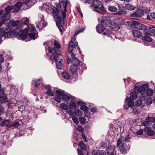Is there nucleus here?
Here are the masks:
<instances>
[{
	"mask_svg": "<svg viewBox=\"0 0 155 155\" xmlns=\"http://www.w3.org/2000/svg\"><path fill=\"white\" fill-rule=\"evenodd\" d=\"M81 71L85 70L87 68V67L86 66V64L84 63H81Z\"/></svg>",
	"mask_w": 155,
	"mask_h": 155,
	"instance_id": "nucleus-56",
	"label": "nucleus"
},
{
	"mask_svg": "<svg viewBox=\"0 0 155 155\" xmlns=\"http://www.w3.org/2000/svg\"><path fill=\"white\" fill-rule=\"evenodd\" d=\"M79 120L82 124H84L86 123V119L84 117H81L79 118Z\"/></svg>",
	"mask_w": 155,
	"mask_h": 155,
	"instance_id": "nucleus-47",
	"label": "nucleus"
},
{
	"mask_svg": "<svg viewBox=\"0 0 155 155\" xmlns=\"http://www.w3.org/2000/svg\"><path fill=\"white\" fill-rule=\"evenodd\" d=\"M120 151L122 154H126L127 153V150H129L130 147L127 146V144L126 143H124L119 147Z\"/></svg>",
	"mask_w": 155,
	"mask_h": 155,
	"instance_id": "nucleus-16",
	"label": "nucleus"
},
{
	"mask_svg": "<svg viewBox=\"0 0 155 155\" xmlns=\"http://www.w3.org/2000/svg\"><path fill=\"white\" fill-rule=\"evenodd\" d=\"M53 45H54L53 47L49 46L48 48H45L46 51L48 50L49 52V54L47 52H46L47 56L54 55H61V54H62L60 50L61 48L60 44L56 40H54V44Z\"/></svg>",
	"mask_w": 155,
	"mask_h": 155,
	"instance_id": "nucleus-4",
	"label": "nucleus"
},
{
	"mask_svg": "<svg viewBox=\"0 0 155 155\" xmlns=\"http://www.w3.org/2000/svg\"><path fill=\"white\" fill-rule=\"evenodd\" d=\"M78 66L71 65L70 67V73L73 74L76 73L77 70Z\"/></svg>",
	"mask_w": 155,
	"mask_h": 155,
	"instance_id": "nucleus-31",
	"label": "nucleus"
},
{
	"mask_svg": "<svg viewBox=\"0 0 155 155\" xmlns=\"http://www.w3.org/2000/svg\"><path fill=\"white\" fill-rule=\"evenodd\" d=\"M119 11L117 12V14L119 15H121L122 14V12H124L125 10V7L122 5L119 6Z\"/></svg>",
	"mask_w": 155,
	"mask_h": 155,
	"instance_id": "nucleus-38",
	"label": "nucleus"
},
{
	"mask_svg": "<svg viewBox=\"0 0 155 155\" xmlns=\"http://www.w3.org/2000/svg\"><path fill=\"white\" fill-rule=\"evenodd\" d=\"M25 133V131L24 130H20L18 132V137H20L21 136H23Z\"/></svg>",
	"mask_w": 155,
	"mask_h": 155,
	"instance_id": "nucleus-55",
	"label": "nucleus"
},
{
	"mask_svg": "<svg viewBox=\"0 0 155 155\" xmlns=\"http://www.w3.org/2000/svg\"><path fill=\"white\" fill-rule=\"evenodd\" d=\"M76 37H72L70 41L68 43V52L71 51V49H75L76 47L78 45V42L75 41L76 39Z\"/></svg>",
	"mask_w": 155,
	"mask_h": 155,
	"instance_id": "nucleus-11",
	"label": "nucleus"
},
{
	"mask_svg": "<svg viewBox=\"0 0 155 155\" xmlns=\"http://www.w3.org/2000/svg\"><path fill=\"white\" fill-rule=\"evenodd\" d=\"M92 4L95 9L94 11L98 13H101V12H106L107 11L104 8L102 2L98 0H93Z\"/></svg>",
	"mask_w": 155,
	"mask_h": 155,
	"instance_id": "nucleus-9",
	"label": "nucleus"
},
{
	"mask_svg": "<svg viewBox=\"0 0 155 155\" xmlns=\"http://www.w3.org/2000/svg\"><path fill=\"white\" fill-rule=\"evenodd\" d=\"M74 51L73 49H71V51L68 52V54H70L72 58L71 63L72 65L76 66H78L80 64V61L78 58L75 57V55L74 54Z\"/></svg>",
	"mask_w": 155,
	"mask_h": 155,
	"instance_id": "nucleus-10",
	"label": "nucleus"
},
{
	"mask_svg": "<svg viewBox=\"0 0 155 155\" xmlns=\"http://www.w3.org/2000/svg\"><path fill=\"white\" fill-rule=\"evenodd\" d=\"M132 34L134 37L137 38H140L142 36V33L137 29H134L132 30Z\"/></svg>",
	"mask_w": 155,
	"mask_h": 155,
	"instance_id": "nucleus-23",
	"label": "nucleus"
},
{
	"mask_svg": "<svg viewBox=\"0 0 155 155\" xmlns=\"http://www.w3.org/2000/svg\"><path fill=\"white\" fill-rule=\"evenodd\" d=\"M152 99L151 98H148L146 101V104L147 105L150 104L152 103Z\"/></svg>",
	"mask_w": 155,
	"mask_h": 155,
	"instance_id": "nucleus-57",
	"label": "nucleus"
},
{
	"mask_svg": "<svg viewBox=\"0 0 155 155\" xmlns=\"http://www.w3.org/2000/svg\"><path fill=\"white\" fill-rule=\"evenodd\" d=\"M20 23V21L19 20H18L15 21L14 20L12 19L9 21L8 25L15 27L17 26L18 25H19Z\"/></svg>",
	"mask_w": 155,
	"mask_h": 155,
	"instance_id": "nucleus-25",
	"label": "nucleus"
},
{
	"mask_svg": "<svg viewBox=\"0 0 155 155\" xmlns=\"http://www.w3.org/2000/svg\"><path fill=\"white\" fill-rule=\"evenodd\" d=\"M125 8L128 10H133L136 8L135 7H134L130 4H127L125 5Z\"/></svg>",
	"mask_w": 155,
	"mask_h": 155,
	"instance_id": "nucleus-37",
	"label": "nucleus"
},
{
	"mask_svg": "<svg viewBox=\"0 0 155 155\" xmlns=\"http://www.w3.org/2000/svg\"><path fill=\"white\" fill-rule=\"evenodd\" d=\"M60 108L64 110H68L69 107L67 105L65 104L62 103L60 104Z\"/></svg>",
	"mask_w": 155,
	"mask_h": 155,
	"instance_id": "nucleus-46",
	"label": "nucleus"
},
{
	"mask_svg": "<svg viewBox=\"0 0 155 155\" xmlns=\"http://www.w3.org/2000/svg\"><path fill=\"white\" fill-rule=\"evenodd\" d=\"M143 130L146 132L147 134L149 136H152L155 134L154 131L152 130L151 128L150 127H145Z\"/></svg>",
	"mask_w": 155,
	"mask_h": 155,
	"instance_id": "nucleus-22",
	"label": "nucleus"
},
{
	"mask_svg": "<svg viewBox=\"0 0 155 155\" xmlns=\"http://www.w3.org/2000/svg\"><path fill=\"white\" fill-rule=\"evenodd\" d=\"M78 146L81 148L82 150L85 151L87 149L85 144L83 141L80 142Z\"/></svg>",
	"mask_w": 155,
	"mask_h": 155,
	"instance_id": "nucleus-34",
	"label": "nucleus"
},
{
	"mask_svg": "<svg viewBox=\"0 0 155 155\" xmlns=\"http://www.w3.org/2000/svg\"><path fill=\"white\" fill-rule=\"evenodd\" d=\"M90 110L93 113L97 112V108L95 107H91L90 108Z\"/></svg>",
	"mask_w": 155,
	"mask_h": 155,
	"instance_id": "nucleus-58",
	"label": "nucleus"
},
{
	"mask_svg": "<svg viewBox=\"0 0 155 155\" xmlns=\"http://www.w3.org/2000/svg\"><path fill=\"white\" fill-rule=\"evenodd\" d=\"M14 33H15V32H14L13 31H12V30H11L9 32H6L4 31L3 30L2 31L1 35L5 38L8 37L9 36H10L12 38H14L15 35Z\"/></svg>",
	"mask_w": 155,
	"mask_h": 155,
	"instance_id": "nucleus-18",
	"label": "nucleus"
},
{
	"mask_svg": "<svg viewBox=\"0 0 155 155\" xmlns=\"http://www.w3.org/2000/svg\"><path fill=\"white\" fill-rule=\"evenodd\" d=\"M68 3L60 1L58 3H56V7L55 8H52L53 13L55 12L58 14H60V11L61 12L62 20H64L66 18V12L67 11V8Z\"/></svg>",
	"mask_w": 155,
	"mask_h": 155,
	"instance_id": "nucleus-2",
	"label": "nucleus"
},
{
	"mask_svg": "<svg viewBox=\"0 0 155 155\" xmlns=\"http://www.w3.org/2000/svg\"><path fill=\"white\" fill-rule=\"evenodd\" d=\"M86 104H84L83 105L81 106L80 107L81 109L84 111L86 110V111L87 110H89L88 107L87 106H86Z\"/></svg>",
	"mask_w": 155,
	"mask_h": 155,
	"instance_id": "nucleus-48",
	"label": "nucleus"
},
{
	"mask_svg": "<svg viewBox=\"0 0 155 155\" xmlns=\"http://www.w3.org/2000/svg\"><path fill=\"white\" fill-rule=\"evenodd\" d=\"M149 85L147 84H143L142 85L141 88H140L141 94L143 95L145 94L146 91Z\"/></svg>",
	"mask_w": 155,
	"mask_h": 155,
	"instance_id": "nucleus-27",
	"label": "nucleus"
},
{
	"mask_svg": "<svg viewBox=\"0 0 155 155\" xmlns=\"http://www.w3.org/2000/svg\"><path fill=\"white\" fill-rule=\"evenodd\" d=\"M12 9V6L8 5L5 8V13L3 15H1L3 13L4 10H0V27H1L6 21L10 19V15H9V13L10 12L11 10Z\"/></svg>",
	"mask_w": 155,
	"mask_h": 155,
	"instance_id": "nucleus-5",
	"label": "nucleus"
},
{
	"mask_svg": "<svg viewBox=\"0 0 155 155\" xmlns=\"http://www.w3.org/2000/svg\"><path fill=\"white\" fill-rule=\"evenodd\" d=\"M86 110L84 111V116L86 117L89 118L91 117V114L90 112Z\"/></svg>",
	"mask_w": 155,
	"mask_h": 155,
	"instance_id": "nucleus-52",
	"label": "nucleus"
},
{
	"mask_svg": "<svg viewBox=\"0 0 155 155\" xmlns=\"http://www.w3.org/2000/svg\"><path fill=\"white\" fill-rule=\"evenodd\" d=\"M5 109L4 107L2 105H0V115L4 113Z\"/></svg>",
	"mask_w": 155,
	"mask_h": 155,
	"instance_id": "nucleus-59",
	"label": "nucleus"
},
{
	"mask_svg": "<svg viewBox=\"0 0 155 155\" xmlns=\"http://www.w3.org/2000/svg\"><path fill=\"white\" fill-rule=\"evenodd\" d=\"M7 94H5L4 91L1 89V88L0 89V97L5 96Z\"/></svg>",
	"mask_w": 155,
	"mask_h": 155,
	"instance_id": "nucleus-64",
	"label": "nucleus"
},
{
	"mask_svg": "<svg viewBox=\"0 0 155 155\" xmlns=\"http://www.w3.org/2000/svg\"><path fill=\"white\" fill-rule=\"evenodd\" d=\"M134 91L137 92V93H139L141 94L140 92V87L138 86H135L134 88Z\"/></svg>",
	"mask_w": 155,
	"mask_h": 155,
	"instance_id": "nucleus-49",
	"label": "nucleus"
},
{
	"mask_svg": "<svg viewBox=\"0 0 155 155\" xmlns=\"http://www.w3.org/2000/svg\"><path fill=\"white\" fill-rule=\"evenodd\" d=\"M44 85V86L45 88L47 90L46 91V94L49 96H54V94L56 92L55 91H54V92H53L52 91L51 86L50 84Z\"/></svg>",
	"mask_w": 155,
	"mask_h": 155,
	"instance_id": "nucleus-15",
	"label": "nucleus"
},
{
	"mask_svg": "<svg viewBox=\"0 0 155 155\" xmlns=\"http://www.w3.org/2000/svg\"><path fill=\"white\" fill-rule=\"evenodd\" d=\"M23 2H27L25 3L24 5L26 4L27 6L28 7V9L30 8L31 6L34 5L33 2L31 1L30 0H24Z\"/></svg>",
	"mask_w": 155,
	"mask_h": 155,
	"instance_id": "nucleus-33",
	"label": "nucleus"
},
{
	"mask_svg": "<svg viewBox=\"0 0 155 155\" xmlns=\"http://www.w3.org/2000/svg\"><path fill=\"white\" fill-rule=\"evenodd\" d=\"M130 98L127 97L125 99L123 107L125 110L127 109L129 107L134 106V103L132 100L135 99L137 97V93L132 91L130 93Z\"/></svg>",
	"mask_w": 155,
	"mask_h": 155,
	"instance_id": "nucleus-6",
	"label": "nucleus"
},
{
	"mask_svg": "<svg viewBox=\"0 0 155 155\" xmlns=\"http://www.w3.org/2000/svg\"><path fill=\"white\" fill-rule=\"evenodd\" d=\"M150 33L148 32H145L144 33V35L142 37V39L143 41H145L148 42H151L152 41L153 39L149 36Z\"/></svg>",
	"mask_w": 155,
	"mask_h": 155,
	"instance_id": "nucleus-21",
	"label": "nucleus"
},
{
	"mask_svg": "<svg viewBox=\"0 0 155 155\" xmlns=\"http://www.w3.org/2000/svg\"><path fill=\"white\" fill-rule=\"evenodd\" d=\"M28 35L29 37L31 39H33V40H35L36 38H37V37L36 36V34L34 32H32L31 33H26Z\"/></svg>",
	"mask_w": 155,
	"mask_h": 155,
	"instance_id": "nucleus-40",
	"label": "nucleus"
},
{
	"mask_svg": "<svg viewBox=\"0 0 155 155\" xmlns=\"http://www.w3.org/2000/svg\"><path fill=\"white\" fill-rule=\"evenodd\" d=\"M98 154L99 155H106V154L105 153V151H104V150H99L98 152Z\"/></svg>",
	"mask_w": 155,
	"mask_h": 155,
	"instance_id": "nucleus-63",
	"label": "nucleus"
},
{
	"mask_svg": "<svg viewBox=\"0 0 155 155\" xmlns=\"http://www.w3.org/2000/svg\"><path fill=\"white\" fill-rule=\"evenodd\" d=\"M48 56L49 57V59L51 61H52V63L53 62V61L56 62V66L58 69L61 70L63 66L62 62L63 61L62 54H61V55H51Z\"/></svg>",
	"mask_w": 155,
	"mask_h": 155,
	"instance_id": "nucleus-8",
	"label": "nucleus"
},
{
	"mask_svg": "<svg viewBox=\"0 0 155 155\" xmlns=\"http://www.w3.org/2000/svg\"><path fill=\"white\" fill-rule=\"evenodd\" d=\"M67 110L66 112V113L68 114L70 116H72L74 114V112L71 110Z\"/></svg>",
	"mask_w": 155,
	"mask_h": 155,
	"instance_id": "nucleus-62",
	"label": "nucleus"
},
{
	"mask_svg": "<svg viewBox=\"0 0 155 155\" xmlns=\"http://www.w3.org/2000/svg\"><path fill=\"white\" fill-rule=\"evenodd\" d=\"M8 102L7 95L5 96L0 97V103H3L7 102Z\"/></svg>",
	"mask_w": 155,
	"mask_h": 155,
	"instance_id": "nucleus-35",
	"label": "nucleus"
},
{
	"mask_svg": "<svg viewBox=\"0 0 155 155\" xmlns=\"http://www.w3.org/2000/svg\"><path fill=\"white\" fill-rule=\"evenodd\" d=\"M26 2H18L14 6H12V9L14 10L13 12L16 13L18 12L22 6Z\"/></svg>",
	"mask_w": 155,
	"mask_h": 155,
	"instance_id": "nucleus-14",
	"label": "nucleus"
},
{
	"mask_svg": "<svg viewBox=\"0 0 155 155\" xmlns=\"http://www.w3.org/2000/svg\"><path fill=\"white\" fill-rule=\"evenodd\" d=\"M108 10L112 12H116L117 10V8L114 6H109L108 7Z\"/></svg>",
	"mask_w": 155,
	"mask_h": 155,
	"instance_id": "nucleus-42",
	"label": "nucleus"
},
{
	"mask_svg": "<svg viewBox=\"0 0 155 155\" xmlns=\"http://www.w3.org/2000/svg\"><path fill=\"white\" fill-rule=\"evenodd\" d=\"M44 108V107H40V108L39 109V111L42 113H46L47 111V110L46 109H45Z\"/></svg>",
	"mask_w": 155,
	"mask_h": 155,
	"instance_id": "nucleus-60",
	"label": "nucleus"
},
{
	"mask_svg": "<svg viewBox=\"0 0 155 155\" xmlns=\"http://www.w3.org/2000/svg\"><path fill=\"white\" fill-rule=\"evenodd\" d=\"M64 79H70V77H69L68 74L65 71L62 72L61 73Z\"/></svg>",
	"mask_w": 155,
	"mask_h": 155,
	"instance_id": "nucleus-45",
	"label": "nucleus"
},
{
	"mask_svg": "<svg viewBox=\"0 0 155 155\" xmlns=\"http://www.w3.org/2000/svg\"><path fill=\"white\" fill-rule=\"evenodd\" d=\"M124 137L123 136H120V138L117 141V143L116 145V147H119L120 146V145H121L122 143H123L122 141V139L123 138H124Z\"/></svg>",
	"mask_w": 155,
	"mask_h": 155,
	"instance_id": "nucleus-44",
	"label": "nucleus"
},
{
	"mask_svg": "<svg viewBox=\"0 0 155 155\" xmlns=\"http://www.w3.org/2000/svg\"><path fill=\"white\" fill-rule=\"evenodd\" d=\"M155 119L154 117H148L146 119V121L147 123L150 122H155Z\"/></svg>",
	"mask_w": 155,
	"mask_h": 155,
	"instance_id": "nucleus-41",
	"label": "nucleus"
},
{
	"mask_svg": "<svg viewBox=\"0 0 155 155\" xmlns=\"http://www.w3.org/2000/svg\"><path fill=\"white\" fill-rule=\"evenodd\" d=\"M72 120L73 122L77 124H78L79 123L78 119L76 116H73L72 117Z\"/></svg>",
	"mask_w": 155,
	"mask_h": 155,
	"instance_id": "nucleus-53",
	"label": "nucleus"
},
{
	"mask_svg": "<svg viewBox=\"0 0 155 155\" xmlns=\"http://www.w3.org/2000/svg\"><path fill=\"white\" fill-rule=\"evenodd\" d=\"M55 92L57 95L54 97V100L58 103H61L62 99L66 101H68L70 99L71 97H72L71 95L68 96L66 94L60 90L56 91Z\"/></svg>",
	"mask_w": 155,
	"mask_h": 155,
	"instance_id": "nucleus-7",
	"label": "nucleus"
},
{
	"mask_svg": "<svg viewBox=\"0 0 155 155\" xmlns=\"http://www.w3.org/2000/svg\"><path fill=\"white\" fill-rule=\"evenodd\" d=\"M53 14L54 16V18L56 19L57 20L55 21H56V25L57 27L61 28L62 25V19L60 15H58V14H57L55 12V13H53ZM64 20H63V21H62L63 24H64Z\"/></svg>",
	"mask_w": 155,
	"mask_h": 155,
	"instance_id": "nucleus-12",
	"label": "nucleus"
},
{
	"mask_svg": "<svg viewBox=\"0 0 155 155\" xmlns=\"http://www.w3.org/2000/svg\"><path fill=\"white\" fill-rule=\"evenodd\" d=\"M29 28L28 27V29L26 28L23 29V26L21 25H20L18 26L15 28V29H13L12 31H13L15 34V32H18L19 34L21 32L25 33H28L29 31Z\"/></svg>",
	"mask_w": 155,
	"mask_h": 155,
	"instance_id": "nucleus-13",
	"label": "nucleus"
},
{
	"mask_svg": "<svg viewBox=\"0 0 155 155\" xmlns=\"http://www.w3.org/2000/svg\"><path fill=\"white\" fill-rule=\"evenodd\" d=\"M25 33L21 32L20 34L18 32H15V37L18 38L19 39L24 40L27 38V35Z\"/></svg>",
	"mask_w": 155,
	"mask_h": 155,
	"instance_id": "nucleus-20",
	"label": "nucleus"
},
{
	"mask_svg": "<svg viewBox=\"0 0 155 155\" xmlns=\"http://www.w3.org/2000/svg\"><path fill=\"white\" fill-rule=\"evenodd\" d=\"M20 21V25H21L22 26L23 25H28L29 23V19L27 18H24L23 19L21 20Z\"/></svg>",
	"mask_w": 155,
	"mask_h": 155,
	"instance_id": "nucleus-32",
	"label": "nucleus"
},
{
	"mask_svg": "<svg viewBox=\"0 0 155 155\" xmlns=\"http://www.w3.org/2000/svg\"><path fill=\"white\" fill-rule=\"evenodd\" d=\"M135 104L136 107L140 106L142 104V101L141 99H138L135 101Z\"/></svg>",
	"mask_w": 155,
	"mask_h": 155,
	"instance_id": "nucleus-43",
	"label": "nucleus"
},
{
	"mask_svg": "<svg viewBox=\"0 0 155 155\" xmlns=\"http://www.w3.org/2000/svg\"><path fill=\"white\" fill-rule=\"evenodd\" d=\"M77 151L78 155H84V152L81 149H78Z\"/></svg>",
	"mask_w": 155,
	"mask_h": 155,
	"instance_id": "nucleus-61",
	"label": "nucleus"
},
{
	"mask_svg": "<svg viewBox=\"0 0 155 155\" xmlns=\"http://www.w3.org/2000/svg\"><path fill=\"white\" fill-rule=\"evenodd\" d=\"M0 124L1 127L6 126L8 127H10V120H5L2 121Z\"/></svg>",
	"mask_w": 155,
	"mask_h": 155,
	"instance_id": "nucleus-30",
	"label": "nucleus"
},
{
	"mask_svg": "<svg viewBox=\"0 0 155 155\" xmlns=\"http://www.w3.org/2000/svg\"><path fill=\"white\" fill-rule=\"evenodd\" d=\"M144 12L143 10L140 9H137L136 11L134 12L131 15V16L134 17H141L144 15Z\"/></svg>",
	"mask_w": 155,
	"mask_h": 155,
	"instance_id": "nucleus-17",
	"label": "nucleus"
},
{
	"mask_svg": "<svg viewBox=\"0 0 155 155\" xmlns=\"http://www.w3.org/2000/svg\"><path fill=\"white\" fill-rule=\"evenodd\" d=\"M125 24L132 28H135L137 29L146 30L147 32L150 25H144L140 22L135 21H127Z\"/></svg>",
	"mask_w": 155,
	"mask_h": 155,
	"instance_id": "nucleus-3",
	"label": "nucleus"
},
{
	"mask_svg": "<svg viewBox=\"0 0 155 155\" xmlns=\"http://www.w3.org/2000/svg\"><path fill=\"white\" fill-rule=\"evenodd\" d=\"M69 107L72 110H75L78 107V105H77L76 102H73L71 101L69 102Z\"/></svg>",
	"mask_w": 155,
	"mask_h": 155,
	"instance_id": "nucleus-28",
	"label": "nucleus"
},
{
	"mask_svg": "<svg viewBox=\"0 0 155 155\" xmlns=\"http://www.w3.org/2000/svg\"><path fill=\"white\" fill-rule=\"evenodd\" d=\"M147 32L149 33L150 35L155 36V27L150 25Z\"/></svg>",
	"mask_w": 155,
	"mask_h": 155,
	"instance_id": "nucleus-24",
	"label": "nucleus"
},
{
	"mask_svg": "<svg viewBox=\"0 0 155 155\" xmlns=\"http://www.w3.org/2000/svg\"><path fill=\"white\" fill-rule=\"evenodd\" d=\"M76 129L78 131L81 132V133H83L84 131V128L81 126L79 125H78Z\"/></svg>",
	"mask_w": 155,
	"mask_h": 155,
	"instance_id": "nucleus-50",
	"label": "nucleus"
},
{
	"mask_svg": "<svg viewBox=\"0 0 155 155\" xmlns=\"http://www.w3.org/2000/svg\"><path fill=\"white\" fill-rule=\"evenodd\" d=\"M154 91L150 88H148L146 91V95L148 96H151L153 93Z\"/></svg>",
	"mask_w": 155,
	"mask_h": 155,
	"instance_id": "nucleus-39",
	"label": "nucleus"
},
{
	"mask_svg": "<svg viewBox=\"0 0 155 155\" xmlns=\"http://www.w3.org/2000/svg\"><path fill=\"white\" fill-rule=\"evenodd\" d=\"M20 125L19 122H18L16 121L13 122L11 124H10V127H18Z\"/></svg>",
	"mask_w": 155,
	"mask_h": 155,
	"instance_id": "nucleus-51",
	"label": "nucleus"
},
{
	"mask_svg": "<svg viewBox=\"0 0 155 155\" xmlns=\"http://www.w3.org/2000/svg\"><path fill=\"white\" fill-rule=\"evenodd\" d=\"M113 21L120 26L121 25H124L125 23V20L121 18H116Z\"/></svg>",
	"mask_w": 155,
	"mask_h": 155,
	"instance_id": "nucleus-26",
	"label": "nucleus"
},
{
	"mask_svg": "<svg viewBox=\"0 0 155 155\" xmlns=\"http://www.w3.org/2000/svg\"><path fill=\"white\" fill-rule=\"evenodd\" d=\"M115 149V146H110L106 150L105 153L107 155H114V151Z\"/></svg>",
	"mask_w": 155,
	"mask_h": 155,
	"instance_id": "nucleus-19",
	"label": "nucleus"
},
{
	"mask_svg": "<svg viewBox=\"0 0 155 155\" xmlns=\"http://www.w3.org/2000/svg\"><path fill=\"white\" fill-rule=\"evenodd\" d=\"M144 131L142 129H140L139 130H137L136 132L137 135H141L143 134V132Z\"/></svg>",
	"mask_w": 155,
	"mask_h": 155,
	"instance_id": "nucleus-54",
	"label": "nucleus"
},
{
	"mask_svg": "<svg viewBox=\"0 0 155 155\" xmlns=\"http://www.w3.org/2000/svg\"><path fill=\"white\" fill-rule=\"evenodd\" d=\"M99 24L97 25L96 28L97 31L99 33H103L105 35L110 37L111 34V31L105 28V27H110L112 24L111 20L107 17H103L98 19Z\"/></svg>",
	"mask_w": 155,
	"mask_h": 155,
	"instance_id": "nucleus-1",
	"label": "nucleus"
},
{
	"mask_svg": "<svg viewBox=\"0 0 155 155\" xmlns=\"http://www.w3.org/2000/svg\"><path fill=\"white\" fill-rule=\"evenodd\" d=\"M74 114L78 116H82L83 115V112L79 109L76 108L74 110Z\"/></svg>",
	"mask_w": 155,
	"mask_h": 155,
	"instance_id": "nucleus-36",
	"label": "nucleus"
},
{
	"mask_svg": "<svg viewBox=\"0 0 155 155\" xmlns=\"http://www.w3.org/2000/svg\"><path fill=\"white\" fill-rule=\"evenodd\" d=\"M120 26L117 23H116L115 22L113 21V24L112 25L111 29L112 31H117L119 30L120 28Z\"/></svg>",
	"mask_w": 155,
	"mask_h": 155,
	"instance_id": "nucleus-29",
	"label": "nucleus"
}]
</instances>
